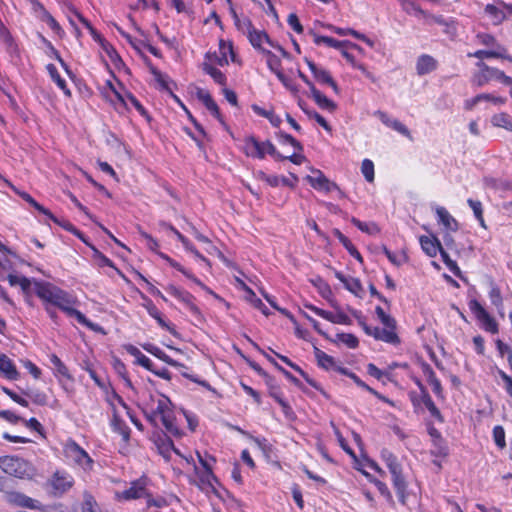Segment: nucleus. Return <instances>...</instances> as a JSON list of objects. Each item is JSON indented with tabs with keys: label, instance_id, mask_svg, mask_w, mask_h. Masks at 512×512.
Segmentation results:
<instances>
[{
	"label": "nucleus",
	"instance_id": "nucleus-61",
	"mask_svg": "<svg viewBox=\"0 0 512 512\" xmlns=\"http://www.w3.org/2000/svg\"><path fill=\"white\" fill-rule=\"evenodd\" d=\"M424 21L425 25H432V24H438L442 25L445 24V18L441 15H431L424 11V14H422L421 18Z\"/></svg>",
	"mask_w": 512,
	"mask_h": 512
},
{
	"label": "nucleus",
	"instance_id": "nucleus-47",
	"mask_svg": "<svg viewBox=\"0 0 512 512\" xmlns=\"http://www.w3.org/2000/svg\"><path fill=\"white\" fill-rule=\"evenodd\" d=\"M467 203L470 206V208L473 210V213H474L476 219L479 221L480 225L482 227H486L485 221L483 218L482 203L478 200H473L471 198L467 200Z\"/></svg>",
	"mask_w": 512,
	"mask_h": 512
},
{
	"label": "nucleus",
	"instance_id": "nucleus-31",
	"mask_svg": "<svg viewBox=\"0 0 512 512\" xmlns=\"http://www.w3.org/2000/svg\"><path fill=\"white\" fill-rule=\"evenodd\" d=\"M498 3L497 5L487 4L485 7V13L491 17L494 25L501 24L506 19V14Z\"/></svg>",
	"mask_w": 512,
	"mask_h": 512
},
{
	"label": "nucleus",
	"instance_id": "nucleus-37",
	"mask_svg": "<svg viewBox=\"0 0 512 512\" xmlns=\"http://www.w3.org/2000/svg\"><path fill=\"white\" fill-rule=\"evenodd\" d=\"M334 235L337 237L339 242L347 249L349 254L357 259L358 261H362V256L357 250V248L352 244V242L338 229L334 230Z\"/></svg>",
	"mask_w": 512,
	"mask_h": 512
},
{
	"label": "nucleus",
	"instance_id": "nucleus-53",
	"mask_svg": "<svg viewBox=\"0 0 512 512\" xmlns=\"http://www.w3.org/2000/svg\"><path fill=\"white\" fill-rule=\"evenodd\" d=\"M476 39L479 44L490 47L491 49H497V45H500L492 35L487 33L477 34Z\"/></svg>",
	"mask_w": 512,
	"mask_h": 512
},
{
	"label": "nucleus",
	"instance_id": "nucleus-49",
	"mask_svg": "<svg viewBox=\"0 0 512 512\" xmlns=\"http://www.w3.org/2000/svg\"><path fill=\"white\" fill-rule=\"evenodd\" d=\"M390 473L392 475V482L395 490L402 491L403 489H406V482L402 476L401 467L395 469V472L394 470L390 471Z\"/></svg>",
	"mask_w": 512,
	"mask_h": 512
},
{
	"label": "nucleus",
	"instance_id": "nucleus-25",
	"mask_svg": "<svg viewBox=\"0 0 512 512\" xmlns=\"http://www.w3.org/2000/svg\"><path fill=\"white\" fill-rule=\"evenodd\" d=\"M0 374L9 380H16L19 377L14 363L5 354H0Z\"/></svg>",
	"mask_w": 512,
	"mask_h": 512
},
{
	"label": "nucleus",
	"instance_id": "nucleus-22",
	"mask_svg": "<svg viewBox=\"0 0 512 512\" xmlns=\"http://www.w3.org/2000/svg\"><path fill=\"white\" fill-rule=\"evenodd\" d=\"M335 277L341 283H343L344 287L348 291L353 293L355 296L361 297V294L363 292V288H362V285H361V282H360L359 279L351 277V276H346V275H344L343 273H341L339 271H335Z\"/></svg>",
	"mask_w": 512,
	"mask_h": 512
},
{
	"label": "nucleus",
	"instance_id": "nucleus-10",
	"mask_svg": "<svg viewBox=\"0 0 512 512\" xmlns=\"http://www.w3.org/2000/svg\"><path fill=\"white\" fill-rule=\"evenodd\" d=\"M308 183L316 190L330 193L332 191H339L338 185L330 181L320 170H313L312 175L306 177Z\"/></svg>",
	"mask_w": 512,
	"mask_h": 512
},
{
	"label": "nucleus",
	"instance_id": "nucleus-44",
	"mask_svg": "<svg viewBox=\"0 0 512 512\" xmlns=\"http://www.w3.org/2000/svg\"><path fill=\"white\" fill-rule=\"evenodd\" d=\"M425 373L427 375V380H428L429 384L431 385L433 392L438 396L441 395V393H442L441 382L436 377L435 372L432 370V368L430 366H427L425 369Z\"/></svg>",
	"mask_w": 512,
	"mask_h": 512
},
{
	"label": "nucleus",
	"instance_id": "nucleus-17",
	"mask_svg": "<svg viewBox=\"0 0 512 512\" xmlns=\"http://www.w3.org/2000/svg\"><path fill=\"white\" fill-rule=\"evenodd\" d=\"M73 482L71 475L66 472L57 471L51 479V486L56 493L62 494L72 487Z\"/></svg>",
	"mask_w": 512,
	"mask_h": 512
},
{
	"label": "nucleus",
	"instance_id": "nucleus-45",
	"mask_svg": "<svg viewBox=\"0 0 512 512\" xmlns=\"http://www.w3.org/2000/svg\"><path fill=\"white\" fill-rule=\"evenodd\" d=\"M401 3L402 9L410 15H413L417 18H421L422 14H424V10H422L419 6H417L411 0H399Z\"/></svg>",
	"mask_w": 512,
	"mask_h": 512
},
{
	"label": "nucleus",
	"instance_id": "nucleus-50",
	"mask_svg": "<svg viewBox=\"0 0 512 512\" xmlns=\"http://www.w3.org/2000/svg\"><path fill=\"white\" fill-rule=\"evenodd\" d=\"M381 457L384 460L389 471H392V470L395 471V469L401 467V465L397 461L396 456H394L390 451H388L386 449L382 450Z\"/></svg>",
	"mask_w": 512,
	"mask_h": 512
},
{
	"label": "nucleus",
	"instance_id": "nucleus-57",
	"mask_svg": "<svg viewBox=\"0 0 512 512\" xmlns=\"http://www.w3.org/2000/svg\"><path fill=\"white\" fill-rule=\"evenodd\" d=\"M337 340L345 344L349 348H356L358 346V339L349 333H339L337 334Z\"/></svg>",
	"mask_w": 512,
	"mask_h": 512
},
{
	"label": "nucleus",
	"instance_id": "nucleus-21",
	"mask_svg": "<svg viewBox=\"0 0 512 512\" xmlns=\"http://www.w3.org/2000/svg\"><path fill=\"white\" fill-rule=\"evenodd\" d=\"M419 242L422 250L429 257H435L442 249L439 239L434 235L420 236Z\"/></svg>",
	"mask_w": 512,
	"mask_h": 512
},
{
	"label": "nucleus",
	"instance_id": "nucleus-19",
	"mask_svg": "<svg viewBox=\"0 0 512 512\" xmlns=\"http://www.w3.org/2000/svg\"><path fill=\"white\" fill-rule=\"evenodd\" d=\"M468 57H474L480 60L484 58H502L512 62V56L507 54V49L502 45H497V49L477 50L473 53H469Z\"/></svg>",
	"mask_w": 512,
	"mask_h": 512
},
{
	"label": "nucleus",
	"instance_id": "nucleus-6",
	"mask_svg": "<svg viewBox=\"0 0 512 512\" xmlns=\"http://www.w3.org/2000/svg\"><path fill=\"white\" fill-rule=\"evenodd\" d=\"M469 307L476 319L480 322L482 328L492 334L498 333V324L485 308L476 300L469 302Z\"/></svg>",
	"mask_w": 512,
	"mask_h": 512
},
{
	"label": "nucleus",
	"instance_id": "nucleus-30",
	"mask_svg": "<svg viewBox=\"0 0 512 512\" xmlns=\"http://www.w3.org/2000/svg\"><path fill=\"white\" fill-rule=\"evenodd\" d=\"M203 71L211 76L215 83L220 85L221 87H226L227 78L224 73H222L219 69L215 68L211 63L204 62L202 64Z\"/></svg>",
	"mask_w": 512,
	"mask_h": 512
},
{
	"label": "nucleus",
	"instance_id": "nucleus-46",
	"mask_svg": "<svg viewBox=\"0 0 512 512\" xmlns=\"http://www.w3.org/2000/svg\"><path fill=\"white\" fill-rule=\"evenodd\" d=\"M263 53L266 55L267 58V65L269 69L278 76V73H282L280 70L281 68V61L280 59L273 54L271 51L263 50Z\"/></svg>",
	"mask_w": 512,
	"mask_h": 512
},
{
	"label": "nucleus",
	"instance_id": "nucleus-2",
	"mask_svg": "<svg viewBox=\"0 0 512 512\" xmlns=\"http://www.w3.org/2000/svg\"><path fill=\"white\" fill-rule=\"evenodd\" d=\"M143 412L146 419L155 427L164 426L167 433L174 437H181L183 432L175 424L172 403L168 397L162 394L151 396L144 404Z\"/></svg>",
	"mask_w": 512,
	"mask_h": 512
},
{
	"label": "nucleus",
	"instance_id": "nucleus-29",
	"mask_svg": "<svg viewBox=\"0 0 512 512\" xmlns=\"http://www.w3.org/2000/svg\"><path fill=\"white\" fill-rule=\"evenodd\" d=\"M145 308L148 312V314L154 318L157 323L163 328V329H166L168 330L170 333L172 334H176L173 326H171L163 317H162V313L158 310V308L151 302L149 301L146 305H145Z\"/></svg>",
	"mask_w": 512,
	"mask_h": 512
},
{
	"label": "nucleus",
	"instance_id": "nucleus-40",
	"mask_svg": "<svg viewBox=\"0 0 512 512\" xmlns=\"http://www.w3.org/2000/svg\"><path fill=\"white\" fill-rule=\"evenodd\" d=\"M252 109L257 115L267 118L274 127L280 126L282 120L273 110H266L258 105H253Z\"/></svg>",
	"mask_w": 512,
	"mask_h": 512
},
{
	"label": "nucleus",
	"instance_id": "nucleus-59",
	"mask_svg": "<svg viewBox=\"0 0 512 512\" xmlns=\"http://www.w3.org/2000/svg\"><path fill=\"white\" fill-rule=\"evenodd\" d=\"M222 57L230 58L231 61H235V54L231 43H226L221 40L219 43V53Z\"/></svg>",
	"mask_w": 512,
	"mask_h": 512
},
{
	"label": "nucleus",
	"instance_id": "nucleus-20",
	"mask_svg": "<svg viewBox=\"0 0 512 512\" xmlns=\"http://www.w3.org/2000/svg\"><path fill=\"white\" fill-rule=\"evenodd\" d=\"M438 67L437 60L428 54H422L416 61V73L419 76H424L435 71Z\"/></svg>",
	"mask_w": 512,
	"mask_h": 512
},
{
	"label": "nucleus",
	"instance_id": "nucleus-15",
	"mask_svg": "<svg viewBox=\"0 0 512 512\" xmlns=\"http://www.w3.org/2000/svg\"><path fill=\"white\" fill-rule=\"evenodd\" d=\"M107 85L121 106L127 107L129 104H131L142 116L148 117L147 111L134 95L131 93H126L125 95L120 94L110 81L107 82Z\"/></svg>",
	"mask_w": 512,
	"mask_h": 512
},
{
	"label": "nucleus",
	"instance_id": "nucleus-43",
	"mask_svg": "<svg viewBox=\"0 0 512 512\" xmlns=\"http://www.w3.org/2000/svg\"><path fill=\"white\" fill-rule=\"evenodd\" d=\"M491 122L496 127L512 131V119L507 113H499L492 117Z\"/></svg>",
	"mask_w": 512,
	"mask_h": 512
},
{
	"label": "nucleus",
	"instance_id": "nucleus-41",
	"mask_svg": "<svg viewBox=\"0 0 512 512\" xmlns=\"http://www.w3.org/2000/svg\"><path fill=\"white\" fill-rule=\"evenodd\" d=\"M351 222L362 232L369 235H376L380 232L378 225L374 222H362L359 219L353 217Z\"/></svg>",
	"mask_w": 512,
	"mask_h": 512
},
{
	"label": "nucleus",
	"instance_id": "nucleus-33",
	"mask_svg": "<svg viewBox=\"0 0 512 512\" xmlns=\"http://www.w3.org/2000/svg\"><path fill=\"white\" fill-rule=\"evenodd\" d=\"M230 12L232 14L234 24L237 27V29L246 36L251 34V31L254 29L251 21L246 17L240 18L232 6L230 7Z\"/></svg>",
	"mask_w": 512,
	"mask_h": 512
},
{
	"label": "nucleus",
	"instance_id": "nucleus-56",
	"mask_svg": "<svg viewBox=\"0 0 512 512\" xmlns=\"http://www.w3.org/2000/svg\"><path fill=\"white\" fill-rule=\"evenodd\" d=\"M361 171L368 182H372L374 180V164L371 160H363L361 165Z\"/></svg>",
	"mask_w": 512,
	"mask_h": 512
},
{
	"label": "nucleus",
	"instance_id": "nucleus-24",
	"mask_svg": "<svg viewBox=\"0 0 512 512\" xmlns=\"http://www.w3.org/2000/svg\"><path fill=\"white\" fill-rule=\"evenodd\" d=\"M0 40L4 44L6 51L10 55H18V45L12 37L10 31L5 27L3 22L0 20Z\"/></svg>",
	"mask_w": 512,
	"mask_h": 512
},
{
	"label": "nucleus",
	"instance_id": "nucleus-55",
	"mask_svg": "<svg viewBox=\"0 0 512 512\" xmlns=\"http://www.w3.org/2000/svg\"><path fill=\"white\" fill-rule=\"evenodd\" d=\"M440 255H441V258L443 260V262L446 264V266L448 267V269L456 276H459L460 274V269L457 265V263L452 260L450 258V256L448 255V253L442 248L441 251H440Z\"/></svg>",
	"mask_w": 512,
	"mask_h": 512
},
{
	"label": "nucleus",
	"instance_id": "nucleus-42",
	"mask_svg": "<svg viewBox=\"0 0 512 512\" xmlns=\"http://www.w3.org/2000/svg\"><path fill=\"white\" fill-rule=\"evenodd\" d=\"M244 285V288H245V291L247 292V300L258 310H260L264 315L268 316L269 315V310L268 308L265 306V304L262 302L261 299H259L256 294L249 288L247 287L245 284Z\"/></svg>",
	"mask_w": 512,
	"mask_h": 512
},
{
	"label": "nucleus",
	"instance_id": "nucleus-27",
	"mask_svg": "<svg viewBox=\"0 0 512 512\" xmlns=\"http://www.w3.org/2000/svg\"><path fill=\"white\" fill-rule=\"evenodd\" d=\"M310 96L315 101V103L323 110L333 112L336 110L337 105L334 101L327 98L323 93H321L317 88H313Z\"/></svg>",
	"mask_w": 512,
	"mask_h": 512
},
{
	"label": "nucleus",
	"instance_id": "nucleus-28",
	"mask_svg": "<svg viewBox=\"0 0 512 512\" xmlns=\"http://www.w3.org/2000/svg\"><path fill=\"white\" fill-rule=\"evenodd\" d=\"M243 151L248 157L262 159V152L260 150V142L252 137H246L243 143Z\"/></svg>",
	"mask_w": 512,
	"mask_h": 512
},
{
	"label": "nucleus",
	"instance_id": "nucleus-11",
	"mask_svg": "<svg viewBox=\"0 0 512 512\" xmlns=\"http://www.w3.org/2000/svg\"><path fill=\"white\" fill-rule=\"evenodd\" d=\"M6 501L14 506L29 508L33 510H40L41 503L21 492L10 491L6 493Z\"/></svg>",
	"mask_w": 512,
	"mask_h": 512
},
{
	"label": "nucleus",
	"instance_id": "nucleus-3",
	"mask_svg": "<svg viewBox=\"0 0 512 512\" xmlns=\"http://www.w3.org/2000/svg\"><path fill=\"white\" fill-rule=\"evenodd\" d=\"M0 468L4 473L20 479H31L36 472L30 462L18 456L0 457Z\"/></svg>",
	"mask_w": 512,
	"mask_h": 512
},
{
	"label": "nucleus",
	"instance_id": "nucleus-39",
	"mask_svg": "<svg viewBox=\"0 0 512 512\" xmlns=\"http://www.w3.org/2000/svg\"><path fill=\"white\" fill-rule=\"evenodd\" d=\"M46 216L50 220H52L54 223H56L57 225L61 226L66 231L74 234L79 239H81L83 242H85L83 234L71 222H69L68 220H60V219H58L50 211H49L48 214H46Z\"/></svg>",
	"mask_w": 512,
	"mask_h": 512
},
{
	"label": "nucleus",
	"instance_id": "nucleus-16",
	"mask_svg": "<svg viewBox=\"0 0 512 512\" xmlns=\"http://www.w3.org/2000/svg\"><path fill=\"white\" fill-rule=\"evenodd\" d=\"M374 115L387 127L392 128L401 135L412 139L409 129L397 119L391 118L386 112L377 110Z\"/></svg>",
	"mask_w": 512,
	"mask_h": 512
},
{
	"label": "nucleus",
	"instance_id": "nucleus-12",
	"mask_svg": "<svg viewBox=\"0 0 512 512\" xmlns=\"http://www.w3.org/2000/svg\"><path fill=\"white\" fill-rule=\"evenodd\" d=\"M73 14L75 15V17L80 21L82 22L86 28L90 31L92 37L94 38V40L98 41L103 50L107 53V55L109 56V58L112 60V61H116L117 59H119V55L118 53L116 52V50L109 44L107 43L104 39H102V37L97 33V31L91 26L90 22L88 20H86L79 12L77 11H73Z\"/></svg>",
	"mask_w": 512,
	"mask_h": 512
},
{
	"label": "nucleus",
	"instance_id": "nucleus-54",
	"mask_svg": "<svg viewBox=\"0 0 512 512\" xmlns=\"http://www.w3.org/2000/svg\"><path fill=\"white\" fill-rule=\"evenodd\" d=\"M50 361L53 364V366L58 374L66 377V378H70L68 368L65 366V364L61 361V359L57 355L52 354L50 356Z\"/></svg>",
	"mask_w": 512,
	"mask_h": 512
},
{
	"label": "nucleus",
	"instance_id": "nucleus-38",
	"mask_svg": "<svg viewBox=\"0 0 512 512\" xmlns=\"http://www.w3.org/2000/svg\"><path fill=\"white\" fill-rule=\"evenodd\" d=\"M314 354H315L317 363L320 367H322L326 370H331V369L334 370V368L336 367V361L334 360V358L332 356L326 354L325 352H323L322 350H320L318 348H315Z\"/></svg>",
	"mask_w": 512,
	"mask_h": 512
},
{
	"label": "nucleus",
	"instance_id": "nucleus-14",
	"mask_svg": "<svg viewBox=\"0 0 512 512\" xmlns=\"http://www.w3.org/2000/svg\"><path fill=\"white\" fill-rule=\"evenodd\" d=\"M247 38L249 39L251 45L254 47V48H257V49H260L261 48V45L263 42H266L268 43L271 47L277 49L284 57H287L288 56V53L285 51V49L278 45V44H275L270 38L269 36L266 34V32L262 31V30H257V29H253L251 31V34H249L247 36Z\"/></svg>",
	"mask_w": 512,
	"mask_h": 512
},
{
	"label": "nucleus",
	"instance_id": "nucleus-34",
	"mask_svg": "<svg viewBox=\"0 0 512 512\" xmlns=\"http://www.w3.org/2000/svg\"><path fill=\"white\" fill-rule=\"evenodd\" d=\"M143 349L171 366H180V364L177 361L173 360L171 357L165 354L159 347L153 344H144Z\"/></svg>",
	"mask_w": 512,
	"mask_h": 512
},
{
	"label": "nucleus",
	"instance_id": "nucleus-64",
	"mask_svg": "<svg viewBox=\"0 0 512 512\" xmlns=\"http://www.w3.org/2000/svg\"><path fill=\"white\" fill-rule=\"evenodd\" d=\"M82 512H99L98 505L92 496L85 497Z\"/></svg>",
	"mask_w": 512,
	"mask_h": 512
},
{
	"label": "nucleus",
	"instance_id": "nucleus-32",
	"mask_svg": "<svg viewBox=\"0 0 512 512\" xmlns=\"http://www.w3.org/2000/svg\"><path fill=\"white\" fill-rule=\"evenodd\" d=\"M489 298L491 303L496 307L498 313L504 316L503 298L501 295L500 288L494 283H490Z\"/></svg>",
	"mask_w": 512,
	"mask_h": 512
},
{
	"label": "nucleus",
	"instance_id": "nucleus-1",
	"mask_svg": "<svg viewBox=\"0 0 512 512\" xmlns=\"http://www.w3.org/2000/svg\"><path fill=\"white\" fill-rule=\"evenodd\" d=\"M34 292L42 301L58 307L70 317H75L80 324L96 330V325L89 321L83 313L73 308L75 299L64 290L51 283L34 280Z\"/></svg>",
	"mask_w": 512,
	"mask_h": 512
},
{
	"label": "nucleus",
	"instance_id": "nucleus-7",
	"mask_svg": "<svg viewBox=\"0 0 512 512\" xmlns=\"http://www.w3.org/2000/svg\"><path fill=\"white\" fill-rule=\"evenodd\" d=\"M359 324L365 331V333L369 336H372L376 340H381L389 344L397 345L400 343V339L395 332V329L392 328H380V327H372L367 325L364 321L360 320Z\"/></svg>",
	"mask_w": 512,
	"mask_h": 512
},
{
	"label": "nucleus",
	"instance_id": "nucleus-51",
	"mask_svg": "<svg viewBox=\"0 0 512 512\" xmlns=\"http://www.w3.org/2000/svg\"><path fill=\"white\" fill-rule=\"evenodd\" d=\"M375 312L379 318V320L381 321V323L387 327V328H392V329H395L396 328V322L395 320L388 314H386L384 312V310L380 307V306H377L375 308Z\"/></svg>",
	"mask_w": 512,
	"mask_h": 512
},
{
	"label": "nucleus",
	"instance_id": "nucleus-4",
	"mask_svg": "<svg viewBox=\"0 0 512 512\" xmlns=\"http://www.w3.org/2000/svg\"><path fill=\"white\" fill-rule=\"evenodd\" d=\"M476 65L480 69L479 72L473 76L472 80L476 86H484L491 80L500 81L504 85H512V77L507 76L503 71L490 67L482 61L478 62Z\"/></svg>",
	"mask_w": 512,
	"mask_h": 512
},
{
	"label": "nucleus",
	"instance_id": "nucleus-26",
	"mask_svg": "<svg viewBox=\"0 0 512 512\" xmlns=\"http://www.w3.org/2000/svg\"><path fill=\"white\" fill-rule=\"evenodd\" d=\"M195 473L198 477V486L201 490L208 491L213 488V481L215 480L212 469L199 470L198 467L194 466Z\"/></svg>",
	"mask_w": 512,
	"mask_h": 512
},
{
	"label": "nucleus",
	"instance_id": "nucleus-52",
	"mask_svg": "<svg viewBox=\"0 0 512 512\" xmlns=\"http://www.w3.org/2000/svg\"><path fill=\"white\" fill-rule=\"evenodd\" d=\"M276 356L281 360L283 361L284 363H286L287 365H289L291 368H293L295 371L299 372L305 379L306 381L313 387L317 388V385H316V382L311 380L307 375L306 373L296 364H294L289 358H287L286 356H283V355H280V354H277L275 353Z\"/></svg>",
	"mask_w": 512,
	"mask_h": 512
},
{
	"label": "nucleus",
	"instance_id": "nucleus-58",
	"mask_svg": "<svg viewBox=\"0 0 512 512\" xmlns=\"http://www.w3.org/2000/svg\"><path fill=\"white\" fill-rule=\"evenodd\" d=\"M493 438H494L495 444L499 448L503 449L505 447V445H506L505 431L502 426L497 425L493 428Z\"/></svg>",
	"mask_w": 512,
	"mask_h": 512
},
{
	"label": "nucleus",
	"instance_id": "nucleus-23",
	"mask_svg": "<svg viewBox=\"0 0 512 512\" xmlns=\"http://www.w3.org/2000/svg\"><path fill=\"white\" fill-rule=\"evenodd\" d=\"M156 445L158 448L159 453L166 459L169 460L171 456V452L173 451L179 456H182L180 451L175 448L172 440L167 437L166 435L159 436L156 440Z\"/></svg>",
	"mask_w": 512,
	"mask_h": 512
},
{
	"label": "nucleus",
	"instance_id": "nucleus-35",
	"mask_svg": "<svg viewBox=\"0 0 512 512\" xmlns=\"http://www.w3.org/2000/svg\"><path fill=\"white\" fill-rule=\"evenodd\" d=\"M313 41L316 45H326L339 50L349 43L347 41H339L332 37L322 36L315 33L313 34Z\"/></svg>",
	"mask_w": 512,
	"mask_h": 512
},
{
	"label": "nucleus",
	"instance_id": "nucleus-5",
	"mask_svg": "<svg viewBox=\"0 0 512 512\" xmlns=\"http://www.w3.org/2000/svg\"><path fill=\"white\" fill-rule=\"evenodd\" d=\"M64 455L84 471H90L93 467V460L88 453L74 440H67L64 444Z\"/></svg>",
	"mask_w": 512,
	"mask_h": 512
},
{
	"label": "nucleus",
	"instance_id": "nucleus-18",
	"mask_svg": "<svg viewBox=\"0 0 512 512\" xmlns=\"http://www.w3.org/2000/svg\"><path fill=\"white\" fill-rule=\"evenodd\" d=\"M435 213L438 218V223L441 224L447 232H456L459 228L457 220L448 212L444 207L437 206Z\"/></svg>",
	"mask_w": 512,
	"mask_h": 512
},
{
	"label": "nucleus",
	"instance_id": "nucleus-48",
	"mask_svg": "<svg viewBox=\"0 0 512 512\" xmlns=\"http://www.w3.org/2000/svg\"><path fill=\"white\" fill-rule=\"evenodd\" d=\"M260 150L262 152V158H264L266 154H269L277 160L283 159V156L277 152L276 147L270 141L260 142Z\"/></svg>",
	"mask_w": 512,
	"mask_h": 512
},
{
	"label": "nucleus",
	"instance_id": "nucleus-36",
	"mask_svg": "<svg viewBox=\"0 0 512 512\" xmlns=\"http://www.w3.org/2000/svg\"><path fill=\"white\" fill-rule=\"evenodd\" d=\"M46 69L52 78V80L56 83V85L64 92L66 96L71 95V91L67 87L66 81L60 76L57 68L53 64H48Z\"/></svg>",
	"mask_w": 512,
	"mask_h": 512
},
{
	"label": "nucleus",
	"instance_id": "nucleus-63",
	"mask_svg": "<svg viewBox=\"0 0 512 512\" xmlns=\"http://www.w3.org/2000/svg\"><path fill=\"white\" fill-rule=\"evenodd\" d=\"M278 136V139L281 143H289L291 144L295 149L301 151L303 148H302V145L294 138L292 137L291 135L287 134V133H284V132H279L277 134Z\"/></svg>",
	"mask_w": 512,
	"mask_h": 512
},
{
	"label": "nucleus",
	"instance_id": "nucleus-9",
	"mask_svg": "<svg viewBox=\"0 0 512 512\" xmlns=\"http://www.w3.org/2000/svg\"><path fill=\"white\" fill-rule=\"evenodd\" d=\"M165 290L181 303L197 318L201 317L200 309L194 303V296L188 291L176 287L175 285H168Z\"/></svg>",
	"mask_w": 512,
	"mask_h": 512
},
{
	"label": "nucleus",
	"instance_id": "nucleus-60",
	"mask_svg": "<svg viewBox=\"0 0 512 512\" xmlns=\"http://www.w3.org/2000/svg\"><path fill=\"white\" fill-rule=\"evenodd\" d=\"M383 252L387 256L389 261L396 266H400L407 261V256L404 253H401L399 256H397L396 254L388 250L387 247L385 246L383 247Z\"/></svg>",
	"mask_w": 512,
	"mask_h": 512
},
{
	"label": "nucleus",
	"instance_id": "nucleus-13",
	"mask_svg": "<svg viewBox=\"0 0 512 512\" xmlns=\"http://www.w3.org/2000/svg\"><path fill=\"white\" fill-rule=\"evenodd\" d=\"M306 63L312 72L314 78L320 83V84H326L330 86L335 93H339V87L337 83L333 80L330 73L323 69L318 67L313 61L306 59Z\"/></svg>",
	"mask_w": 512,
	"mask_h": 512
},
{
	"label": "nucleus",
	"instance_id": "nucleus-62",
	"mask_svg": "<svg viewBox=\"0 0 512 512\" xmlns=\"http://www.w3.org/2000/svg\"><path fill=\"white\" fill-rule=\"evenodd\" d=\"M302 110L308 115V117L310 118H313L316 120V122L321 126L323 127L325 130L327 131H330L331 130V127L330 125L328 124V122L324 119V117H322L319 113H317L316 111H310V110H307L305 109L304 107H302Z\"/></svg>",
	"mask_w": 512,
	"mask_h": 512
},
{
	"label": "nucleus",
	"instance_id": "nucleus-8",
	"mask_svg": "<svg viewBox=\"0 0 512 512\" xmlns=\"http://www.w3.org/2000/svg\"><path fill=\"white\" fill-rule=\"evenodd\" d=\"M147 478L141 477L133 482L128 489L123 492H117L116 498L118 500H135L147 496Z\"/></svg>",
	"mask_w": 512,
	"mask_h": 512
}]
</instances>
